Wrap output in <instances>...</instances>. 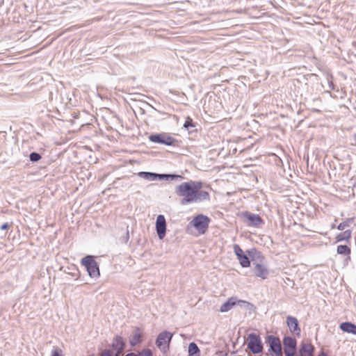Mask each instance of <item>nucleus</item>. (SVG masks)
Returning <instances> with one entry per match:
<instances>
[{
    "label": "nucleus",
    "instance_id": "f03ea898",
    "mask_svg": "<svg viewBox=\"0 0 356 356\" xmlns=\"http://www.w3.org/2000/svg\"><path fill=\"white\" fill-rule=\"evenodd\" d=\"M81 264L86 268L90 277H99L100 275L99 266L92 256L88 255L83 258Z\"/></svg>",
    "mask_w": 356,
    "mask_h": 356
},
{
    "label": "nucleus",
    "instance_id": "4468645a",
    "mask_svg": "<svg viewBox=\"0 0 356 356\" xmlns=\"http://www.w3.org/2000/svg\"><path fill=\"white\" fill-rule=\"evenodd\" d=\"M286 323L291 332L297 335L300 334V329L298 326V321L296 318L293 316H288L286 318Z\"/></svg>",
    "mask_w": 356,
    "mask_h": 356
},
{
    "label": "nucleus",
    "instance_id": "ddd939ff",
    "mask_svg": "<svg viewBox=\"0 0 356 356\" xmlns=\"http://www.w3.org/2000/svg\"><path fill=\"white\" fill-rule=\"evenodd\" d=\"M252 265L254 266L252 272L255 276L261 279H266L268 277V270L265 266L259 263H254V261Z\"/></svg>",
    "mask_w": 356,
    "mask_h": 356
},
{
    "label": "nucleus",
    "instance_id": "cd10ccee",
    "mask_svg": "<svg viewBox=\"0 0 356 356\" xmlns=\"http://www.w3.org/2000/svg\"><path fill=\"white\" fill-rule=\"evenodd\" d=\"M9 227H10V225L8 224V222H6L3 225H2L0 228L1 230H5V229H8Z\"/></svg>",
    "mask_w": 356,
    "mask_h": 356
},
{
    "label": "nucleus",
    "instance_id": "7ed1b4c3",
    "mask_svg": "<svg viewBox=\"0 0 356 356\" xmlns=\"http://www.w3.org/2000/svg\"><path fill=\"white\" fill-rule=\"evenodd\" d=\"M138 175L145 179H147V180H151V181H154V180H156L157 179H170L171 180H174V179H183V177L181 176V175H166V174H157V173H154V172H140L138 173Z\"/></svg>",
    "mask_w": 356,
    "mask_h": 356
},
{
    "label": "nucleus",
    "instance_id": "9d476101",
    "mask_svg": "<svg viewBox=\"0 0 356 356\" xmlns=\"http://www.w3.org/2000/svg\"><path fill=\"white\" fill-rule=\"evenodd\" d=\"M156 230L159 239H163L166 232V222L164 216L159 215L156 220Z\"/></svg>",
    "mask_w": 356,
    "mask_h": 356
},
{
    "label": "nucleus",
    "instance_id": "2eb2a0df",
    "mask_svg": "<svg viewBox=\"0 0 356 356\" xmlns=\"http://www.w3.org/2000/svg\"><path fill=\"white\" fill-rule=\"evenodd\" d=\"M244 216L249 221V225L259 226L263 223L261 218L257 214L246 212L244 213Z\"/></svg>",
    "mask_w": 356,
    "mask_h": 356
},
{
    "label": "nucleus",
    "instance_id": "dca6fc26",
    "mask_svg": "<svg viewBox=\"0 0 356 356\" xmlns=\"http://www.w3.org/2000/svg\"><path fill=\"white\" fill-rule=\"evenodd\" d=\"M314 347L311 343H302L299 350V356H312Z\"/></svg>",
    "mask_w": 356,
    "mask_h": 356
},
{
    "label": "nucleus",
    "instance_id": "423d86ee",
    "mask_svg": "<svg viewBox=\"0 0 356 356\" xmlns=\"http://www.w3.org/2000/svg\"><path fill=\"white\" fill-rule=\"evenodd\" d=\"M172 337V334L169 332L164 331L161 332L156 340L157 347L163 352H165L169 348V344Z\"/></svg>",
    "mask_w": 356,
    "mask_h": 356
},
{
    "label": "nucleus",
    "instance_id": "412c9836",
    "mask_svg": "<svg viewBox=\"0 0 356 356\" xmlns=\"http://www.w3.org/2000/svg\"><path fill=\"white\" fill-rule=\"evenodd\" d=\"M337 252L339 254L348 255L350 253V249L347 245H340L337 246Z\"/></svg>",
    "mask_w": 356,
    "mask_h": 356
},
{
    "label": "nucleus",
    "instance_id": "a211bd4d",
    "mask_svg": "<svg viewBox=\"0 0 356 356\" xmlns=\"http://www.w3.org/2000/svg\"><path fill=\"white\" fill-rule=\"evenodd\" d=\"M340 328L343 332L356 334V325H355L352 323H349V322L342 323L340 325Z\"/></svg>",
    "mask_w": 356,
    "mask_h": 356
},
{
    "label": "nucleus",
    "instance_id": "1a4fd4ad",
    "mask_svg": "<svg viewBox=\"0 0 356 356\" xmlns=\"http://www.w3.org/2000/svg\"><path fill=\"white\" fill-rule=\"evenodd\" d=\"M249 303L245 300H238L236 298L232 297L227 300L226 302L222 304L220 307V312L222 313L227 312L231 310L234 306L238 305L241 307Z\"/></svg>",
    "mask_w": 356,
    "mask_h": 356
},
{
    "label": "nucleus",
    "instance_id": "f8f14e48",
    "mask_svg": "<svg viewBox=\"0 0 356 356\" xmlns=\"http://www.w3.org/2000/svg\"><path fill=\"white\" fill-rule=\"evenodd\" d=\"M234 252L236 255L239 261V263L242 266V267L245 268L250 266V261L249 260V258L245 254H243L242 249L240 248L238 245L235 244L234 245Z\"/></svg>",
    "mask_w": 356,
    "mask_h": 356
},
{
    "label": "nucleus",
    "instance_id": "f3484780",
    "mask_svg": "<svg viewBox=\"0 0 356 356\" xmlns=\"http://www.w3.org/2000/svg\"><path fill=\"white\" fill-rule=\"evenodd\" d=\"M112 346L116 350V353L120 354L124 348V341L121 337H116L113 341Z\"/></svg>",
    "mask_w": 356,
    "mask_h": 356
},
{
    "label": "nucleus",
    "instance_id": "20e7f679",
    "mask_svg": "<svg viewBox=\"0 0 356 356\" xmlns=\"http://www.w3.org/2000/svg\"><path fill=\"white\" fill-rule=\"evenodd\" d=\"M248 348L254 354L262 352L263 346L259 335L251 333L248 337Z\"/></svg>",
    "mask_w": 356,
    "mask_h": 356
},
{
    "label": "nucleus",
    "instance_id": "a878e982",
    "mask_svg": "<svg viewBox=\"0 0 356 356\" xmlns=\"http://www.w3.org/2000/svg\"><path fill=\"white\" fill-rule=\"evenodd\" d=\"M62 350L58 347H54L51 351V356H62L61 355Z\"/></svg>",
    "mask_w": 356,
    "mask_h": 356
},
{
    "label": "nucleus",
    "instance_id": "0eeeda50",
    "mask_svg": "<svg viewBox=\"0 0 356 356\" xmlns=\"http://www.w3.org/2000/svg\"><path fill=\"white\" fill-rule=\"evenodd\" d=\"M284 353L286 356H294L296 353V340L291 337L283 339Z\"/></svg>",
    "mask_w": 356,
    "mask_h": 356
},
{
    "label": "nucleus",
    "instance_id": "4be33fe9",
    "mask_svg": "<svg viewBox=\"0 0 356 356\" xmlns=\"http://www.w3.org/2000/svg\"><path fill=\"white\" fill-rule=\"evenodd\" d=\"M29 159L32 162H37L41 159V156L37 152H32L29 155Z\"/></svg>",
    "mask_w": 356,
    "mask_h": 356
},
{
    "label": "nucleus",
    "instance_id": "c756f323",
    "mask_svg": "<svg viewBox=\"0 0 356 356\" xmlns=\"http://www.w3.org/2000/svg\"><path fill=\"white\" fill-rule=\"evenodd\" d=\"M126 356H136V354L134 353H131L127 354Z\"/></svg>",
    "mask_w": 356,
    "mask_h": 356
},
{
    "label": "nucleus",
    "instance_id": "2f4dec72",
    "mask_svg": "<svg viewBox=\"0 0 356 356\" xmlns=\"http://www.w3.org/2000/svg\"><path fill=\"white\" fill-rule=\"evenodd\" d=\"M267 356V355H266Z\"/></svg>",
    "mask_w": 356,
    "mask_h": 356
},
{
    "label": "nucleus",
    "instance_id": "39448f33",
    "mask_svg": "<svg viewBox=\"0 0 356 356\" xmlns=\"http://www.w3.org/2000/svg\"><path fill=\"white\" fill-rule=\"evenodd\" d=\"M209 218L202 214L195 216L191 224L198 231L200 234H204L209 227Z\"/></svg>",
    "mask_w": 356,
    "mask_h": 356
},
{
    "label": "nucleus",
    "instance_id": "b1692460",
    "mask_svg": "<svg viewBox=\"0 0 356 356\" xmlns=\"http://www.w3.org/2000/svg\"><path fill=\"white\" fill-rule=\"evenodd\" d=\"M352 220L351 219H349L346 222H341L338 227H337V229L339 230H343L346 227H348L349 225V222L351 221Z\"/></svg>",
    "mask_w": 356,
    "mask_h": 356
},
{
    "label": "nucleus",
    "instance_id": "bb28decb",
    "mask_svg": "<svg viewBox=\"0 0 356 356\" xmlns=\"http://www.w3.org/2000/svg\"><path fill=\"white\" fill-rule=\"evenodd\" d=\"M184 127L186 129H189V127H193L194 125L193 124L192 119L191 118H187L184 124Z\"/></svg>",
    "mask_w": 356,
    "mask_h": 356
},
{
    "label": "nucleus",
    "instance_id": "7c9ffc66",
    "mask_svg": "<svg viewBox=\"0 0 356 356\" xmlns=\"http://www.w3.org/2000/svg\"><path fill=\"white\" fill-rule=\"evenodd\" d=\"M322 356H326V355L325 353H322L321 355Z\"/></svg>",
    "mask_w": 356,
    "mask_h": 356
},
{
    "label": "nucleus",
    "instance_id": "c85d7f7f",
    "mask_svg": "<svg viewBox=\"0 0 356 356\" xmlns=\"http://www.w3.org/2000/svg\"><path fill=\"white\" fill-rule=\"evenodd\" d=\"M101 356H111L109 350H104L102 353Z\"/></svg>",
    "mask_w": 356,
    "mask_h": 356
},
{
    "label": "nucleus",
    "instance_id": "9b49d317",
    "mask_svg": "<svg viewBox=\"0 0 356 356\" xmlns=\"http://www.w3.org/2000/svg\"><path fill=\"white\" fill-rule=\"evenodd\" d=\"M149 140L155 143L171 145L175 142V139L165 134H153L149 136Z\"/></svg>",
    "mask_w": 356,
    "mask_h": 356
},
{
    "label": "nucleus",
    "instance_id": "aec40b11",
    "mask_svg": "<svg viewBox=\"0 0 356 356\" xmlns=\"http://www.w3.org/2000/svg\"><path fill=\"white\" fill-rule=\"evenodd\" d=\"M189 356H200V349L195 342H191L188 345Z\"/></svg>",
    "mask_w": 356,
    "mask_h": 356
},
{
    "label": "nucleus",
    "instance_id": "6e6552de",
    "mask_svg": "<svg viewBox=\"0 0 356 356\" xmlns=\"http://www.w3.org/2000/svg\"><path fill=\"white\" fill-rule=\"evenodd\" d=\"M267 342L270 346L271 355L273 356H282V346L280 339L273 335H269L267 338Z\"/></svg>",
    "mask_w": 356,
    "mask_h": 356
},
{
    "label": "nucleus",
    "instance_id": "6ab92c4d",
    "mask_svg": "<svg viewBox=\"0 0 356 356\" xmlns=\"http://www.w3.org/2000/svg\"><path fill=\"white\" fill-rule=\"evenodd\" d=\"M195 202H201L204 200H209V194L208 192L204 191H201L200 188H198L195 191Z\"/></svg>",
    "mask_w": 356,
    "mask_h": 356
},
{
    "label": "nucleus",
    "instance_id": "5701e85b",
    "mask_svg": "<svg viewBox=\"0 0 356 356\" xmlns=\"http://www.w3.org/2000/svg\"><path fill=\"white\" fill-rule=\"evenodd\" d=\"M140 336L139 334H135L130 339V343L132 346H136L140 341Z\"/></svg>",
    "mask_w": 356,
    "mask_h": 356
},
{
    "label": "nucleus",
    "instance_id": "f257e3e1",
    "mask_svg": "<svg viewBox=\"0 0 356 356\" xmlns=\"http://www.w3.org/2000/svg\"><path fill=\"white\" fill-rule=\"evenodd\" d=\"M202 186V183L199 181L184 182L175 188V193L183 197L181 202L183 205L195 202V191L201 188Z\"/></svg>",
    "mask_w": 356,
    "mask_h": 356
},
{
    "label": "nucleus",
    "instance_id": "393cba45",
    "mask_svg": "<svg viewBox=\"0 0 356 356\" xmlns=\"http://www.w3.org/2000/svg\"><path fill=\"white\" fill-rule=\"evenodd\" d=\"M136 356H152V353L149 349H145L139 353L136 354Z\"/></svg>",
    "mask_w": 356,
    "mask_h": 356
}]
</instances>
